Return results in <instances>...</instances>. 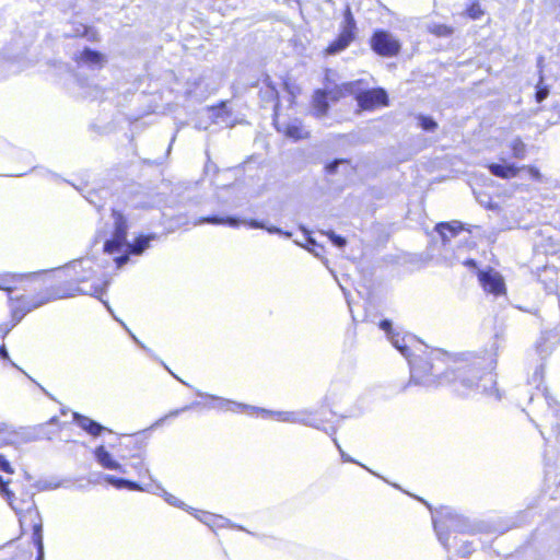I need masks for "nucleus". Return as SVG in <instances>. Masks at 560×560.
I'll use <instances>...</instances> for the list:
<instances>
[{"label": "nucleus", "mask_w": 560, "mask_h": 560, "mask_svg": "<svg viewBox=\"0 0 560 560\" xmlns=\"http://www.w3.org/2000/svg\"><path fill=\"white\" fill-rule=\"evenodd\" d=\"M94 278L91 262L80 259L49 271L0 272V290L9 295L10 320L16 325L47 303L85 294Z\"/></svg>", "instance_id": "nucleus-1"}, {"label": "nucleus", "mask_w": 560, "mask_h": 560, "mask_svg": "<svg viewBox=\"0 0 560 560\" xmlns=\"http://www.w3.org/2000/svg\"><path fill=\"white\" fill-rule=\"evenodd\" d=\"M110 217L113 226L103 243V252L107 255L119 254L114 258V262L116 268H121L130 260V256L142 255L156 236L154 234H138L132 242H128L130 228L128 217L115 208L110 210Z\"/></svg>", "instance_id": "nucleus-2"}, {"label": "nucleus", "mask_w": 560, "mask_h": 560, "mask_svg": "<svg viewBox=\"0 0 560 560\" xmlns=\"http://www.w3.org/2000/svg\"><path fill=\"white\" fill-rule=\"evenodd\" d=\"M479 359L474 354H450L445 351H439L428 359H420L413 364L411 378L406 387L411 384H420L421 372H428L435 377L447 375L448 372L458 374L459 377L469 373H478L480 371Z\"/></svg>", "instance_id": "nucleus-3"}, {"label": "nucleus", "mask_w": 560, "mask_h": 560, "mask_svg": "<svg viewBox=\"0 0 560 560\" xmlns=\"http://www.w3.org/2000/svg\"><path fill=\"white\" fill-rule=\"evenodd\" d=\"M342 23L340 25V30L338 35L331 39L323 49V55L335 56L342 51H345L352 43L357 40L358 37V25L352 12V9L349 4L345 5L342 9Z\"/></svg>", "instance_id": "nucleus-4"}, {"label": "nucleus", "mask_w": 560, "mask_h": 560, "mask_svg": "<svg viewBox=\"0 0 560 560\" xmlns=\"http://www.w3.org/2000/svg\"><path fill=\"white\" fill-rule=\"evenodd\" d=\"M486 167L492 176L503 180H511L521 173L528 174L533 182H541L542 179L540 170L533 164L516 165L515 163L502 161L488 163Z\"/></svg>", "instance_id": "nucleus-5"}, {"label": "nucleus", "mask_w": 560, "mask_h": 560, "mask_svg": "<svg viewBox=\"0 0 560 560\" xmlns=\"http://www.w3.org/2000/svg\"><path fill=\"white\" fill-rule=\"evenodd\" d=\"M369 46L375 55L382 58H394L401 51L400 40L384 28H376L372 32Z\"/></svg>", "instance_id": "nucleus-6"}, {"label": "nucleus", "mask_w": 560, "mask_h": 560, "mask_svg": "<svg viewBox=\"0 0 560 560\" xmlns=\"http://www.w3.org/2000/svg\"><path fill=\"white\" fill-rule=\"evenodd\" d=\"M353 97L357 101L358 112H374L389 105L386 90L380 86L365 90L357 86Z\"/></svg>", "instance_id": "nucleus-7"}, {"label": "nucleus", "mask_w": 560, "mask_h": 560, "mask_svg": "<svg viewBox=\"0 0 560 560\" xmlns=\"http://www.w3.org/2000/svg\"><path fill=\"white\" fill-rule=\"evenodd\" d=\"M4 498L20 517L23 515L37 517L38 513L33 493L25 487L18 486L14 489H11Z\"/></svg>", "instance_id": "nucleus-8"}, {"label": "nucleus", "mask_w": 560, "mask_h": 560, "mask_svg": "<svg viewBox=\"0 0 560 560\" xmlns=\"http://www.w3.org/2000/svg\"><path fill=\"white\" fill-rule=\"evenodd\" d=\"M258 100L260 107L272 108V120L277 121L280 117L281 110V98L280 91L276 82L272 81L271 77L266 74L259 85Z\"/></svg>", "instance_id": "nucleus-9"}, {"label": "nucleus", "mask_w": 560, "mask_h": 560, "mask_svg": "<svg viewBox=\"0 0 560 560\" xmlns=\"http://www.w3.org/2000/svg\"><path fill=\"white\" fill-rule=\"evenodd\" d=\"M478 281L482 288V290L494 296H502L506 294V285L504 278L493 268H488L486 270H479L477 272Z\"/></svg>", "instance_id": "nucleus-10"}, {"label": "nucleus", "mask_w": 560, "mask_h": 560, "mask_svg": "<svg viewBox=\"0 0 560 560\" xmlns=\"http://www.w3.org/2000/svg\"><path fill=\"white\" fill-rule=\"evenodd\" d=\"M147 446L143 438H136L131 441L130 450L135 451L131 455L132 458H136L137 462L132 463L130 466L136 470L138 477L140 479H152L150 475L149 468L144 464L143 451Z\"/></svg>", "instance_id": "nucleus-11"}, {"label": "nucleus", "mask_w": 560, "mask_h": 560, "mask_svg": "<svg viewBox=\"0 0 560 560\" xmlns=\"http://www.w3.org/2000/svg\"><path fill=\"white\" fill-rule=\"evenodd\" d=\"M273 121V126L277 129V131L283 133L285 137L299 141L310 138V132L305 130L303 124L301 120H294L290 124H282L280 121V117L277 118Z\"/></svg>", "instance_id": "nucleus-12"}, {"label": "nucleus", "mask_w": 560, "mask_h": 560, "mask_svg": "<svg viewBox=\"0 0 560 560\" xmlns=\"http://www.w3.org/2000/svg\"><path fill=\"white\" fill-rule=\"evenodd\" d=\"M73 422L84 432L93 438L100 436L107 429L96 422L95 420L81 415L79 412H73L72 415Z\"/></svg>", "instance_id": "nucleus-13"}, {"label": "nucleus", "mask_w": 560, "mask_h": 560, "mask_svg": "<svg viewBox=\"0 0 560 560\" xmlns=\"http://www.w3.org/2000/svg\"><path fill=\"white\" fill-rule=\"evenodd\" d=\"M362 80H354L337 84L330 90H327L328 97L331 102H339L348 96H353L357 86H361Z\"/></svg>", "instance_id": "nucleus-14"}, {"label": "nucleus", "mask_w": 560, "mask_h": 560, "mask_svg": "<svg viewBox=\"0 0 560 560\" xmlns=\"http://www.w3.org/2000/svg\"><path fill=\"white\" fill-rule=\"evenodd\" d=\"M435 231L439 233L442 243L447 244L452 237L464 231V224L459 221L439 222L435 225Z\"/></svg>", "instance_id": "nucleus-15"}, {"label": "nucleus", "mask_w": 560, "mask_h": 560, "mask_svg": "<svg viewBox=\"0 0 560 560\" xmlns=\"http://www.w3.org/2000/svg\"><path fill=\"white\" fill-rule=\"evenodd\" d=\"M329 97L327 90L317 89L313 93L312 108L316 117H323L327 115L329 109Z\"/></svg>", "instance_id": "nucleus-16"}, {"label": "nucleus", "mask_w": 560, "mask_h": 560, "mask_svg": "<svg viewBox=\"0 0 560 560\" xmlns=\"http://www.w3.org/2000/svg\"><path fill=\"white\" fill-rule=\"evenodd\" d=\"M94 457L103 468L125 472L122 466L113 458L104 445L95 447Z\"/></svg>", "instance_id": "nucleus-17"}, {"label": "nucleus", "mask_w": 560, "mask_h": 560, "mask_svg": "<svg viewBox=\"0 0 560 560\" xmlns=\"http://www.w3.org/2000/svg\"><path fill=\"white\" fill-rule=\"evenodd\" d=\"M73 60L78 65H89V66L102 67L104 61H105V57H104V55L102 52H100L97 50H93V49L86 47L83 50H81L73 58Z\"/></svg>", "instance_id": "nucleus-18"}, {"label": "nucleus", "mask_w": 560, "mask_h": 560, "mask_svg": "<svg viewBox=\"0 0 560 560\" xmlns=\"http://www.w3.org/2000/svg\"><path fill=\"white\" fill-rule=\"evenodd\" d=\"M105 480L112 485L113 487L117 489L127 488L128 490L132 491H144L145 488L142 487L139 482L124 479V478H117L115 476H106Z\"/></svg>", "instance_id": "nucleus-19"}, {"label": "nucleus", "mask_w": 560, "mask_h": 560, "mask_svg": "<svg viewBox=\"0 0 560 560\" xmlns=\"http://www.w3.org/2000/svg\"><path fill=\"white\" fill-rule=\"evenodd\" d=\"M509 148L512 158L515 160H524L527 155V145L520 137L513 139Z\"/></svg>", "instance_id": "nucleus-20"}, {"label": "nucleus", "mask_w": 560, "mask_h": 560, "mask_svg": "<svg viewBox=\"0 0 560 560\" xmlns=\"http://www.w3.org/2000/svg\"><path fill=\"white\" fill-rule=\"evenodd\" d=\"M228 101H220L208 107V112L211 113L213 119L230 117L232 115L231 110L228 108Z\"/></svg>", "instance_id": "nucleus-21"}, {"label": "nucleus", "mask_w": 560, "mask_h": 560, "mask_svg": "<svg viewBox=\"0 0 560 560\" xmlns=\"http://www.w3.org/2000/svg\"><path fill=\"white\" fill-rule=\"evenodd\" d=\"M378 327L386 332L387 337L389 338V340L394 343V346L396 348H398L401 351H404L407 348V347H401L398 345L399 334L395 332L393 330V325L389 319H382L378 323Z\"/></svg>", "instance_id": "nucleus-22"}, {"label": "nucleus", "mask_w": 560, "mask_h": 560, "mask_svg": "<svg viewBox=\"0 0 560 560\" xmlns=\"http://www.w3.org/2000/svg\"><path fill=\"white\" fill-rule=\"evenodd\" d=\"M200 222L211 224H228L230 226L236 228L240 225L241 220L233 217L221 218L217 215H209L201 218Z\"/></svg>", "instance_id": "nucleus-23"}, {"label": "nucleus", "mask_w": 560, "mask_h": 560, "mask_svg": "<svg viewBox=\"0 0 560 560\" xmlns=\"http://www.w3.org/2000/svg\"><path fill=\"white\" fill-rule=\"evenodd\" d=\"M428 32L435 37H450L454 33V28L447 24H432L428 26Z\"/></svg>", "instance_id": "nucleus-24"}, {"label": "nucleus", "mask_w": 560, "mask_h": 560, "mask_svg": "<svg viewBox=\"0 0 560 560\" xmlns=\"http://www.w3.org/2000/svg\"><path fill=\"white\" fill-rule=\"evenodd\" d=\"M33 541L37 548V560H42L44 556V547L40 524H34L33 526Z\"/></svg>", "instance_id": "nucleus-25"}, {"label": "nucleus", "mask_w": 560, "mask_h": 560, "mask_svg": "<svg viewBox=\"0 0 560 560\" xmlns=\"http://www.w3.org/2000/svg\"><path fill=\"white\" fill-rule=\"evenodd\" d=\"M282 89L291 96V102L294 103V100L298 94H300V86L294 83L289 77H283L281 80Z\"/></svg>", "instance_id": "nucleus-26"}, {"label": "nucleus", "mask_w": 560, "mask_h": 560, "mask_svg": "<svg viewBox=\"0 0 560 560\" xmlns=\"http://www.w3.org/2000/svg\"><path fill=\"white\" fill-rule=\"evenodd\" d=\"M417 119H418L419 126L424 131H434L438 128V122L430 116L418 115Z\"/></svg>", "instance_id": "nucleus-27"}, {"label": "nucleus", "mask_w": 560, "mask_h": 560, "mask_svg": "<svg viewBox=\"0 0 560 560\" xmlns=\"http://www.w3.org/2000/svg\"><path fill=\"white\" fill-rule=\"evenodd\" d=\"M74 36L86 37L90 42H97L100 38L97 31L88 25H82V31H78Z\"/></svg>", "instance_id": "nucleus-28"}, {"label": "nucleus", "mask_w": 560, "mask_h": 560, "mask_svg": "<svg viewBox=\"0 0 560 560\" xmlns=\"http://www.w3.org/2000/svg\"><path fill=\"white\" fill-rule=\"evenodd\" d=\"M466 14L472 20H478L483 15V10L480 4L475 1L466 8Z\"/></svg>", "instance_id": "nucleus-29"}, {"label": "nucleus", "mask_w": 560, "mask_h": 560, "mask_svg": "<svg viewBox=\"0 0 560 560\" xmlns=\"http://www.w3.org/2000/svg\"><path fill=\"white\" fill-rule=\"evenodd\" d=\"M350 160L348 159H335L334 161L327 163L325 165V173L328 175H332L337 172L339 164H349Z\"/></svg>", "instance_id": "nucleus-30"}, {"label": "nucleus", "mask_w": 560, "mask_h": 560, "mask_svg": "<svg viewBox=\"0 0 560 560\" xmlns=\"http://www.w3.org/2000/svg\"><path fill=\"white\" fill-rule=\"evenodd\" d=\"M327 237L331 241V243L338 247H343L347 244V241L343 236L336 234L332 231L326 232Z\"/></svg>", "instance_id": "nucleus-31"}, {"label": "nucleus", "mask_w": 560, "mask_h": 560, "mask_svg": "<svg viewBox=\"0 0 560 560\" xmlns=\"http://www.w3.org/2000/svg\"><path fill=\"white\" fill-rule=\"evenodd\" d=\"M0 469L7 474H13V468L3 455L0 454Z\"/></svg>", "instance_id": "nucleus-32"}, {"label": "nucleus", "mask_w": 560, "mask_h": 560, "mask_svg": "<svg viewBox=\"0 0 560 560\" xmlns=\"http://www.w3.org/2000/svg\"><path fill=\"white\" fill-rule=\"evenodd\" d=\"M237 407H238L240 410L248 411L250 413H265L266 412V410H264V409L250 407V406H247V405H238Z\"/></svg>", "instance_id": "nucleus-33"}, {"label": "nucleus", "mask_w": 560, "mask_h": 560, "mask_svg": "<svg viewBox=\"0 0 560 560\" xmlns=\"http://www.w3.org/2000/svg\"><path fill=\"white\" fill-rule=\"evenodd\" d=\"M10 490L11 488H9V481L3 480V478L0 476V493L5 497Z\"/></svg>", "instance_id": "nucleus-34"}, {"label": "nucleus", "mask_w": 560, "mask_h": 560, "mask_svg": "<svg viewBox=\"0 0 560 560\" xmlns=\"http://www.w3.org/2000/svg\"><path fill=\"white\" fill-rule=\"evenodd\" d=\"M547 95H548V89L541 88V89L537 90V92H536V101L541 102L547 97Z\"/></svg>", "instance_id": "nucleus-35"}, {"label": "nucleus", "mask_w": 560, "mask_h": 560, "mask_svg": "<svg viewBox=\"0 0 560 560\" xmlns=\"http://www.w3.org/2000/svg\"><path fill=\"white\" fill-rule=\"evenodd\" d=\"M464 266L468 268H477V261L472 258H468L464 261Z\"/></svg>", "instance_id": "nucleus-36"}, {"label": "nucleus", "mask_w": 560, "mask_h": 560, "mask_svg": "<svg viewBox=\"0 0 560 560\" xmlns=\"http://www.w3.org/2000/svg\"><path fill=\"white\" fill-rule=\"evenodd\" d=\"M0 358H2L4 360L9 359V354H8V351L4 347V345H0Z\"/></svg>", "instance_id": "nucleus-37"}, {"label": "nucleus", "mask_w": 560, "mask_h": 560, "mask_svg": "<svg viewBox=\"0 0 560 560\" xmlns=\"http://www.w3.org/2000/svg\"><path fill=\"white\" fill-rule=\"evenodd\" d=\"M247 225L250 226V228H256V229L262 228V224L260 222H258V221H255V220L248 221Z\"/></svg>", "instance_id": "nucleus-38"}, {"label": "nucleus", "mask_w": 560, "mask_h": 560, "mask_svg": "<svg viewBox=\"0 0 560 560\" xmlns=\"http://www.w3.org/2000/svg\"><path fill=\"white\" fill-rule=\"evenodd\" d=\"M341 456L342 458L346 460V462H354L353 459L349 458L348 456H346L342 452H341Z\"/></svg>", "instance_id": "nucleus-39"}, {"label": "nucleus", "mask_w": 560, "mask_h": 560, "mask_svg": "<svg viewBox=\"0 0 560 560\" xmlns=\"http://www.w3.org/2000/svg\"><path fill=\"white\" fill-rule=\"evenodd\" d=\"M331 72H332V71H331L330 69H327V70H326V75L330 74ZM325 81H326V82L328 81V78H327V77H325Z\"/></svg>", "instance_id": "nucleus-40"}, {"label": "nucleus", "mask_w": 560, "mask_h": 560, "mask_svg": "<svg viewBox=\"0 0 560 560\" xmlns=\"http://www.w3.org/2000/svg\"><path fill=\"white\" fill-rule=\"evenodd\" d=\"M105 232H98L97 236H104Z\"/></svg>", "instance_id": "nucleus-41"}]
</instances>
